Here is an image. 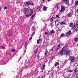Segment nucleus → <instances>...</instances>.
Here are the masks:
<instances>
[{
	"label": "nucleus",
	"instance_id": "e433bc0d",
	"mask_svg": "<svg viewBox=\"0 0 78 78\" xmlns=\"http://www.w3.org/2000/svg\"><path fill=\"white\" fill-rule=\"evenodd\" d=\"M2 49H5V47H4V46H2Z\"/></svg>",
	"mask_w": 78,
	"mask_h": 78
},
{
	"label": "nucleus",
	"instance_id": "20e7f679",
	"mask_svg": "<svg viewBox=\"0 0 78 78\" xmlns=\"http://www.w3.org/2000/svg\"><path fill=\"white\" fill-rule=\"evenodd\" d=\"M30 13L28 15H26L27 17H28L29 16H31L32 14H33V9H30Z\"/></svg>",
	"mask_w": 78,
	"mask_h": 78
},
{
	"label": "nucleus",
	"instance_id": "7c9ffc66",
	"mask_svg": "<svg viewBox=\"0 0 78 78\" xmlns=\"http://www.w3.org/2000/svg\"><path fill=\"white\" fill-rule=\"evenodd\" d=\"M78 27V24H74V27Z\"/></svg>",
	"mask_w": 78,
	"mask_h": 78
},
{
	"label": "nucleus",
	"instance_id": "cd10ccee",
	"mask_svg": "<svg viewBox=\"0 0 78 78\" xmlns=\"http://www.w3.org/2000/svg\"><path fill=\"white\" fill-rule=\"evenodd\" d=\"M34 34H35V31H34V32H33V33H32V34L31 35V36H32V37L33 36H34Z\"/></svg>",
	"mask_w": 78,
	"mask_h": 78
},
{
	"label": "nucleus",
	"instance_id": "aec40b11",
	"mask_svg": "<svg viewBox=\"0 0 78 78\" xmlns=\"http://www.w3.org/2000/svg\"><path fill=\"white\" fill-rule=\"evenodd\" d=\"M65 36V35L64 34H62L61 35L60 37H64Z\"/></svg>",
	"mask_w": 78,
	"mask_h": 78
},
{
	"label": "nucleus",
	"instance_id": "09e8293b",
	"mask_svg": "<svg viewBox=\"0 0 78 78\" xmlns=\"http://www.w3.org/2000/svg\"><path fill=\"white\" fill-rule=\"evenodd\" d=\"M43 1V2L44 3V2H45V1L44 0H42Z\"/></svg>",
	"mask_w": 78,
	"mask_h": 78
},
{
	"label": "nucleus",
	"instance_id": "49530a36",
	"mask_svg": "<svg viewBox=\"0 0 78 78\" xmlns=\"http://www.w3.org/2000/svg\"><path fill=\"white\" fill-rule=\"evenodd\" d=\"M32 39V37H31L30 38V40H31Z\"/></svg>",
	"mask_w": 78,
	"mask_h": 78
},
{
	"label": "nucleus",
	"instance_id": "a18cd8bd",
	"mask_svg": "<svg viewBox=\"0 0 78 78\" xmlns=\"http://www.w3.org/2000/svg\"><path fill=\"white\" fill-rule=\"evenodd\" d=\"M76 78H78V75L76 76Z\"/></svg>",
	"mask_w": 78,
	"mask_h": 78
},
{
	"label": "nucleus",
	"instance_id": "79ce46f5",
	"mask_svg": "<svg viewBox=\"0 0 78 78\" xmlns=\"http://www.w3.org/2000/svg\"><path fill=\"white\" fill-rule=\"evenodd\" d=\"M27 45V42H25V45Z\"/></svg>",
	"mask_w": 78,
	"mask_h": 78
},
{
	"label": "nucleus",
	"instance_id": "f3484780",
	"mask_svg": "<svg viewBox=\"0 0 78 78\" xmlns=\"http://www.w3.org/2000/svg\"><path fill=\"white\" fill-rule=\"evenodd\" d=\"M42 41V39H39V40H37V44H39V43H40L39 41Z\"/></svg>",
	"mask_w": 78,
	"mask_h": 78
},
{
	"label": "nucleus",
	"instance_id": "bb28decb",
	"mask_svg": "<svg viewBox=\"0 0 78 78\" xmlns=\"http://www.w3.org/2000/svg\"><path fill=\"white\" fill-rule=\"evenodd\" d=\"M74 41H75V42H77V41H78V38H75Z\"/></svg>",
	"mask_w": 78,
	"mask_h": 78
},
{
	"label": "nucleus",
	"instance_id": "9d476101",
	"mask_svg": "<svg viewBox=\"0 0 78 78\" xmlns=\"http://www.w3.org/2000/svg\"><path fill=\"white\" fill-rule=\"evenodd\" d=\"M55 7L56 9H59V4H56L55 5Z\"/></svg>",
	"mask_w": 78,
	"mask_h": 78
},
{
	"label": "nucleus",
	"instance_id": "ea45409f",
	"mask_svg": "<svg viewBox=\"0 0 78 78\" xmlns=\"http://www.w3.org/2000/svg\"><path fill=\"white\" fill-rule=\"evenodd\" d=\"M31 4L32 6H33V5H34V3H33V2H31Z\"/></svg>",
	"mask_w": 78,
	"mask_h": 78
},
{
	"label": "nucleus",
	"instance_id": "a211bd4d",
	"mask_svg": "<svg viewBox=\"0 0 78 78\" xmlns=\"http://www.w3.org/2000/svg\"><path fill=\"white\" fill-rule=\"evenodd\" d=\"M59 65V63L58 62H57L55 64L54 66L56 67V66H58Z\"/></svg>",
	"mask_w": 78,
	"mask_h": 78
},
{
	"label": "nucleus",
	"instance_id": "3c124183",
	"mask_svg": "<svg viewBox=\"0 0 78 78\" xmlns=\"http://www.w3.org/2000/svg\"><path fill=\"white\" fill-rule=\"evenodd\" d=\"M59 67L58 66V67H57L58 69H59Z\"/></svg>",
	"mask_w": 78,
	"mask_h": 78
},
{
	"label": "nucleus",
	"instance_id": "f257e3e1",
	"mask_svg": "<svg viewBox=\"0 0 78 78\" xmlns=\"http://www.w3.org/2000/svg\"><path fill=\"white\" fill-rule=\"evenodd\" d=\"M70 51L68 50L66 47H64L63 49L59 52L60 56L62 55L63 54H66L67 55H69L70 54Z\"/></svg>",
	"mask_w": 78,
	"mask_h": 78
},
{
	"label": "nucleus",
	"instance_id": "de8ad7c7",
	"mask_svg": "<svg viewBox=\"0 0 78 78\" xmlns=\"http://www.w3.org/2000/svg\"><path fill=\"white\" fill-rule=\"evenodd\" d=\"M57 21H58V22H59V21H60V20H57Z\"/></svg>",
	"mask_w": 78,
	"mask_h": 78
},
{
	"label": "nucleus",
	"instance_id": "2eb2a0df",
	"mask_svg": "<svg viewBox=\"0 0 78 78\" xmlns=\"http://www.w3.org/2000/svg\"><path fill=\"white\" fill-rule=\"evenodd\" d=\"M33 30H34V31H35V27H34V26H33L31 29V31H33Z\"/></svg>",
	"mask_w": 78,
	"mask_h": 78
},
{
	"label": "nucleus",
	"instance_id": "8fccbe9b",
	"mask_svg": "<svg viewBox=\"0 0 78 78\" xmlns=\"http://www.w3.org/2000/svg\"><path fill=\"white\" fill-rule=\"evenodd\" d=\"M76 12L77 13H78V9H77V11H76Z\"/></svg>",
	"mask_w": 78,
	"mask_h": 78
},
{
	"label": "nucleus",
	"instance_id": "0eeeda50",
	"mask_svg": "<svg viewBox=\"0 0 78 78\" xmlns=\"http://www.w3.org/2000/svg\"><path fill=\"white\" fill-rule=\"evenodd\" d=\"M71 33H72V32H71V31H69L66 33V36L67 37H68V35H69L70 34H71Z\"/></svg>",
	"mask_w": 78,
	"mask_h": 78
},
{
	"label": "nucleus",
	"instance_id": "f8f14e48",
	"mask_svg": "<svg viewBox=\"0 0 78 78\" xmlns=\"http://www.w3.org/2000/svg\"><path fill=\"white\" fill-rule=\"evenodd\" d=\"M60 22H59L56 21H55V23L56 25H59V23Z\"/></svg>",
	"mask_w": 78,
	"mask_h": 78
},
{
	"label": "nucleus",
	"instance_id": "9b49d317",
	"mask_svg": "<svg viewBox=\"0 0 78 78\" xmlns=\"http://www.w3.org/2000/svg\"><path fill=\"white\" fill-rule=\"evenodd\" d=\"M43 9L44 11H47V8L46 7V6H44L43 7Z\"/></svg>",
	"mask_w": 78,
	"mask_h": 78
},
{
	"label": "nucleus",
	"instance_id": "b1692460",
	"mask_svg": "<svg viewBox=\"0 0 78 78\" xmlns=\"http://www.w3.org/2000/svg\"><path fill=\"white\" fill-rule=\"evenodd\" d=\"M60 25H64V24H66V22H62L60 23Z\"/></svg>",
	"mask_w": 78,
	"mask_h": 78
},
{
	"label": "nucleus",
	"instance_id": "6ab92c4d",
	"mask_svg": "<svg viewBox=\"0 0 78 78\" xmlns=\"http://www.w3.org/2000/svg\"><path fill=\"white\" fill-rule=\"evenodd\" d=\"M53 22H51V28H53Z\"/></svg>",
	"mask_w": 78,
	"mask_h": 78
},
{
	"label": "nucleus",
	"instance_id": "c756f323",
	"mask_svg": "<svg viewBox=\"0 0 78 78\" xmlns=\"http://www.w3.org/2000/svg\"><path fill=\"white\" fill-rule=\"evenodd\" d=\"M68 72H73V70H69L68 71Z\"/></svg>",
	"mask_w": 78,
	"mask_h": 78
},
{
	"label": "nucleus",
	"instance_id": "c03bdc74",
	"mask_svg": "<svg viewBox=\"0 0 78 78\" xmlns=\"http://www.w3.org/2000/svg\"><path fill=\"white\" fill-rule=\"evenodd\" d=\"M2 10V8H0V12H1V11Z\"/></svg>",
	"mask_w": 78,
	"mask_h": 78
},
{
	"label": "nucleus",
	"instance_id": "4c0bfd02",
	"mask_svg": "<svg viewBox=\"0 0 78 78\" xmlns=\"http://www.w3.org/2000/svg\"><path fill=\"white\" fill-rule=\"evenodd\" d=\"M45 34H46V35L48 34V33L45 32Z\"/></svg>",
	"mask_w": 78,
	"mask_h": 78
},
{
	"label": "nucleus",
	"instance_id": "4468645a",
	"mask_svg": "<svg viewBox=\"0 0 78 78\" xmlns=\"http://www.w3.org/2000/svg\"><path fill=\"white\" fill-rule=\"evenodd\" d=\"M75 6H77L78 5V1H76L75 2Z\"/></svg>",
	"mask_w": 78,
	"mask_h": 78
},
{
	"label": "nucleus",
	"instance_id": "423d86ee",
	"mask_svg": "<svg viewBox=\"0 0 78 78\" xmlns=\"http://www.w3.org/2000/svg\"><path fill=\"white\" fill-rule=\"evenodd\" d=\"M63 3L66 4H69V0H63Z\"/></svg>",
	"mask_w": 78,
	"mask_h": 78
},
{
	"label": "nucleus",
	"instance_id": "a19ab883",
	"mask_svg": "<svg viewBox=\"0 0 78 78\" xmlns=\"http://www.w3.org/2000/svg\"><path fill=\"white\" fill-rule=\"evenodd\" d=\"M12 50L13 52H14L16 50L15 49H12Z\"/></svg>",
	"mask_w": 78,
	"mask_h": 78
},
{
	"label": "nucleus",
	"instance_id": "393cba45",
	"mask_svg": "<svg viewBox=\"0 0 78 78\" xmlns=\"http://www.w3.org/2000/svg\"><path fill=\"white\" fill-rule=\"evenodd\" d=\"M69 27H72V26H73V23H71L69 25Z\"/></svg>",
	"mask_w": 78,
	"mask_h": 78
},
{
	"label": "nucleus",
	"instance_id": "f704fd0d",
	"mask_svg": "<svg viewBox=\"0 0 78 78\" xmlns=\"http://www.w3.org/2000/svg\"><path fill=\"white\" fill-rule=\"evenodd\" d=\"M77 70V69H76V68L74 70V72H76Z\"/></svg>",
	"mask_w": 78,
	"mask_h": 78
},
{
	"label": "nucleus",
	"instance_id": "dca6fc26",
	"mask_svg": "<svg viewBox=\"0 0 78 78\" xmlns=\"http://www.w3.org/2000/svg\"><path fill=\"white\" fill-rule=\"evenodd\" d=\"M35 16H36V13L34 14V15H33L31 16V19H32V20H33V17H34Z\"/></svg>",
	"mask_w": 78,
	"mask_h": 78
},
{
	"label": "nucleus",
	"instance_id": "72a5a7b5",
	"mask_svg": "<svg viewBox=\"0 0 78 78\" xmlns=\"http://www.w3.org/2000/svg\"><path fill=\"white\" fill-rule=\"evenodd\" d=\"M8 7H4V10H5V9H7Z\"/></svg>",
	"mask_w": 78,
	"mask_h": 78
},
{
	"label": "nucleus",
	"instance_id": "603ef678",
	"mask_svg": "<svg viewBox=\"0 0 78 78\" xmlns=\"http://www.w3.org/2000/svg\"><path fill=\"white\" fill-rule=\"evenodd\" d=\"M22 59V58H21V57L20 58V59Z\"/></svg>",
	"mask_w": 78,
	"mask_h": 78
},
{
	"label": "nucleus",
	"instance_id": "2f4dec72",
	"mask_svg": "<svg viewBox=\"0 0 78 78\" xmlns=\"http://www.w3.org/2000/svg\"><path fill=\"white\" fill-rule=\"evenodd\" d=\"M78 31V28H77L75 30V31H76V32H77Z\"/></svg>",
	"mask_w": 78,
	"mask_h": 78
},
{
	"label": "nucleus",
	"instance_id": "58836bf2",
	"mask_svg": "<svg viewBox=\"0 0 78 78\" xmlns=\"http://www.w3.org/2000/svg\"><path fill=\"white\" fill-rule=\"evenodd\" d=\"M36 53H37V51H34V53L35 54H36Z\"/></svg>",
	"mask_w": 78,
	"mask_h": 78
},
{
	"label": "nucleus",
	"instance_id": "a878e982",
	"mask_svg": "<svg viewBox=\"0 0 78 78\" xmlns=\"http://www.w3.org/2000/svg\"><path fill=\"white\" fill-rule=\"evenodd\" d=\"M48 53V51L47 50V49H46V51L45 53V55H47Z\"/></svg>",
	"mask_w": 78,
	"mask_h": 78
},
{
	"label": "nucleus",
	"instance_id": "37998d69",
	"mask_svg": "<svg viewBox=\"0 0 78 78\" xmlns=\"http://www.w3.org/2000/svg\"><path fill=\"white\" fill-rule=\"evenodd\" d=\"M51 50L52 51L53 50V48H52Z\"/></svg>",
	"mask_w": 78,
	"mask_h": 78
},
{
	"label": "nucleus",
	"instance_id": "4be33fe9",
	"mask_svg": "<svg viewBox=\"0 0 78 78\" xmlns=\"http://www.w3.org/2000/svg\"><path fill=\"white\" fill-rule=\"evenodd\" d=\"M54 19V17H52L50 20L51 22H53V19Z\"/></svg>",
	"mask_w": 78,
	"mask_h": 78
},
{
	"label": "nucleus",
	"instance_id": "39448f33",
	"mask_svg": "<svg viewBox=\"0 0 78 78\" xmlns=\"http://www.w3.org/2000/svg\"><path fill=\"white\" fill-rule=\"evenodd\" d=\"M24 13L25 14H26L27 12H29V10L28 8H25L24 9Z\"/></svg>",
	"mask_w": 78,
	"mask_h": 78
},
{
	"label": "nucleus",
	"instance_id": "1a4fd4ad",
	"mask_svg": "<svg viewBox=\"0 0 78 78\" xmlns=\"http://www.w3.org/2000/svg\"><path fill=\"white\" fill-rule=\"evenodd\" d=\"M73 13V11H72V13H69L68 14V16L69 17H71L72 16V13Z\"/></svg>",
	"mask_w": 78,
	"mask_h": 78
},
{
	"label": "nucleus",
	"instance_id": "5701e85b",
	"mask_svg": "<svg viewBox=\"0 0 78 78\" xmlns=\"http://www.w3.org/2000/svg\"><path fill=\"white\" fill-rule=\"evenodd\" d=\"M42 5L37 7V9H41Z\"/></svg>",
	"mask_w": 78,
	"mask_h": 78
},
{
	"label": "nucleus",
	"instance_id": "7ed1b4c3",
	"mask_svg": "<svg viewBox=\"0 0 78 78\" xmlns=\"http://www.w3.org/2000/svg\"><path fill=\"white\" fill-rule=\"evenodd\" d=\"M66 9V7L64 6H62L61 7V9L60 11V12H61L62 14L63 12H64L65 10Z\"/></svg>",
	"mask_w": 78,
	"mask_h": 78
},
{
	"label": "nucleus",
	"instance_id": "6e6552de",
	"mask_svg": "<svg viewBox=\"0 0 78 78\" xmlns=\"http://www.w3.org/2000/svg\"><path fill=\"white\" fill-rule=\"evenodd\" d=\"M24 4L26 5V6H28V5H31V3H30V2H25Z\"/></svg>",
	"mask_w": 78,
	"mask_h": 78
},
{
	"label": "nucleus",
	"instance_id": "412c9836",
	"mask_svg": "<svg viewBox=\"0 0 78 78\" xmlns=\"http://www.w3.org/2000/svg\"><path fill=\"white\" fill-rule=\"evenodd\" d=\"M61 46V44H59L58 45L57 50H58L60 48V47Z\"/></svg>",
	"mask_w": 78,
	"mask_h": 78
},
{
	"label": "nucleus",
	"instance_id": "f03ea898",
	"mask_svg": "<svg viewBox=\"0 0 78 78\" xmlns=\"http://www.w3.org/2000/svg\"><path fill=\"white\" fill-rule=\"evenodd\" d=\"M76 59V58H75L74 56H71L69 59V60L72 63L74 62Z\"/></svg>",
	"mask_w": 78,
	"mask_h": 78
},
{
	"label": "nucleus",
	"instance_id": "5fc2aeb1",
	"mask_svg": "<svg viewBox=\"0 0 78 78\" xmlns=\"http://www.w3.org/2000/svg\"><path fill=\"white\" fill-rule=\"evenodd\" d=\"M25 52H26V51H25Z\"/></svg>",
	"mask_w": 78,
	"mask_h": 78
},
{
	"label": "nucleus",
	"instance_id": "c85d7f7f",
	"mask_svg": "<svg viewBox=\"0 0 78 78\" xmlns=\"http://www.w3.org/2000/svg\"><path fill=\"white\" fill-rule=\"evenodd\" d=\"M56 17H57V18H58V19H60V18H61V17H60L58 15H56Z\"/></svg>",
	"mask_w": 78,
	"mask_h": 78
},
{
	"label": "nucleus",
	"instance_id": "6e6d98bb",
	"mask_svg": "<svg viewBox=\"0 0 78 78\" xmlns=\"http://www.w3.org/2000/svg\"><path fill=\"white\" fill-rule=\"evenodd\" d=\"M41 69H42V68H41Z\"/></svg>",
	"mask_w": 78,
	"mask_h": 78
},
{
	"label": "nucleus",
	"instance_id": "473e14b6",
	"mask_svg": "<svg viewBox=\"0 0 78 78\" xmlns=\"http://www.w3.org/2000/svg\"><path fill=\"white\" fill-rule=\"evenodd\" d=\"M45 68V65H43V69H44Z\"/></svg>",
	"mask_w": 78,
	"mask_h": 78
},
{
	"label": "nucleus",
	"instance_id": "864d4df0",
	"mask_svg": "<svg viewBox=\"0 0 78 78\" xmlns=\"http://www.w3.org/2000/svg\"><path fill=\"white\" fill-rule=\"evenodd\" d=\"M50 0H49L48 2H49V1H50Z\"/></svg>",
	"mask_w": 78,
	"mask_h": 78
},
{
	"label": "nucleus",
	"instance_id": "c9c22d12",
	"mask_svg": "<svg viewBox=\"0 0 78 78\" xmlns=\"http://www.w3.org/2000/svg\"><path fill=\"white\" fill-rule=\"evenodd\" d=\"M74 1H75V0H72V3H73L74 2Z\"/></svg>",
	"mask_w": 78,
	"mask_h": 78
},
{
	"label": "nucleus",
	"instance_id": "ddd939ff",
	"mask_svg": "<svg viewBox=\"0 0 78 78\" xmlns=\"http://www.w3.org/2000/svg\"><path fill=\"white\" fill-rule=\"evenodd\" d=\"M55 32V31H54V30H52L50 31V32L49 33L50 34H54Z\"/></svg>",
	"mask_w": 78,
	"mask_h": 78
}]
</instances>
